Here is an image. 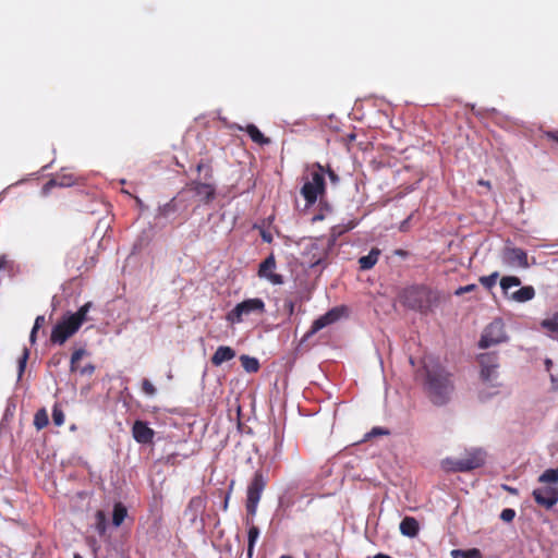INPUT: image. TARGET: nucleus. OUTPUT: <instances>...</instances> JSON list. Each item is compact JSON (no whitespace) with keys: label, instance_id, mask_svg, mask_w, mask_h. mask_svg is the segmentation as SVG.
Here are the masks:
<instances>
[{"label":"nucleus","instance_id":"obj_51","mask_svg":"<svg viewBox=\"0 0 558 558\" xmlns=\"http://www.w3.org/2000/svg\"><path fill=\"white\" fill-rule=\"evenodd\" d=\"M372 433L373 434H383L384 432L379 428H374Z\"/></svg>","mask_w":558,"mask_h":558},{"label":"nucleus","instance_id":"obj_37","mask_svg":"<svg viewBox=\"0 0 558 558\" xmlns=\"http://www.w3.org/2000/svg\"><path fill=\"white\" fill-rule=\"evenodd\" d=\"M76 372H78L83 376H92L94 374V372H95V365L92 364V363H88V364H86L83 367H80L77 365Z\"/></svg>","mask_w":558,"mask_h":558},{"label":"nucleus","instance_id":"obj_25","mask_svg":"<svg viewBox=\"0 0 558 558\" xmlns=\"http://www.w3.org/2000/svg\"><path fill=\"white\" fill-rule=\"evenodd\" d=\"M74 183L72 177H63L61 179H52L47 182L43 189L44 194H47L52 186H71Z\"/></svg>","mask_w":558,"mask_h":558},{"label":"nucleus","instance_id":"obj_16","mask_svg":"<svg viewBox=\"0 0 558 558\" xmlns=\"http://www.w3.org/2000/svg\"><path fill=\"white\" fill-rule=\"evenodd\" d=\"M400 533L408 537H415L420 531V524L413 517H405L400 523Z\"/></svg>","mask_w":558,"mask_h":558},{"label":"nucleus","instance_id":"obj_22","mask_svg":"<svg viewBox=\"0 0 558 558\" xmlns=\"http://www.w3.org/2000/svg\"><path fill=\"white\" fill-rule=\"evenodd\" d=\"M441 468L446 472H465L461 458H446L441 460Z\"/></svg>","mask_w":558,"mask_h":558},{"label":"nucleus","instance_id":"obj_27","mask_svg":"<svg viewBox=\"0 0 558 558\" xmlns=\"http://www.w3.org/2000/svg\"><path fill=\"white\" fill-rule=\"evenodd\" d=\"M48 423H49V420H48L47 411L45 409L38 410L34 416L35 427L38 430H40V429L45 428L48 425Z\"/></svg>","mask_w":558,"mask_h":558},{"label":"nucleus","instance_id":"obj_56","mask_svg":"<svg viewBox=\"0 0 558 558\" xmlns=\"http://www.w3.org/2000/svg\"><path fill=\"white\" fill-rule=\"evenodd\" d=\"M74 558H83L82 556L80 555H75Z\"/></svg>","mask_w":558,"mask_h":558},{"label":"nucleus","instance_id":"obj_2","mask_svg":"<svg viewBox=\"0 0 558 558\" xmlns=\"http://www.w3.org/2000/svg\"><path fill=\"white\" fill-rule=\"evenodd\" d=\"M324 192L325 177L323 168L318 165L317 169L313 170L310 177L305 180L301 189V194L305 198L307 205H313Z\"/></svg>","mask_w":558,"mask_h":558},{"label":"nucleus","instance_id":"obj_9","mask_svg":"<svg viewBox=\"0 0 558 558\" xmlns=\"http://www.w3.org/2000/svg\"><path fill=\"white\" fill-rule=\"evenodd\" d=\"M77 330V325H74L69 317H64L53 327L51 331V341L53 343L63 344Z\"/></svg>","mask_w":558,"mask_h":558},{"label":"nucleus","instance_id":"obj_47","mask_svg":"<svg viewBox=\"0 0 558 558\" xmlns=\"http://www.w3.org/2000/svg\"><path fill=\"white\" fill-rule=\"evenodd\" d=\"M254 547H255V546L247 545V557H248V558H252V557H253V554H254Z\"/></svg>","mask_w":558,"mask_h":558},{"label":"nucleus","instance_id":"obj_29","mask_svg":"<svg viewBox=\"0 0 558 558\" xmlns=\"http://www.w3.org/2000/svg\"><path fill=\"white\" fill-rule=\"evenodd\" d=\"M520 284V279L514 276H506L500 280V287L506 294L508 293L510 288L519 287Z\"/></svg>","mask_w":558,"mask_h":558},{"label":"nucleus","instance_id":"obj_39","mask_svg":"<svg viewBox=\"0 0 558 558\" xmlns=\"http://www.w3.org/2000/svg\"><path fill=\"white\" fill-rule=\"evenodd\" d=\"M27 359H28V351L25 349L23 352V355L19 360V378H21L24 373Z\"/></svg>","mask_w":558,"mask_h":558},{"label":"nucleus","instance_id":"obj_24","mask_svg":"<svg viewBox=\"0 0 558 558\" xmlns=\"http://www.w3.org/2000/svg\"><path fill=\"white\" fill-rule=\"evenodd\" d=\"M126 515H128L126 508L122 504L117 502L113 507L112 524L116 527L120 526L123 523Z\"/></svg>","mask_w":558,"mask_h":558},{"label":"nucleus","instance_id":"obj_43","mask_svg":"<svg viewBox=\"0 0 558 558\" xmlns=\"http://www.w3.org/2000/svg\"><path fill=\"white\" fill-rule=\"evenodd\" d=\"M465 556H466V550L453 549L451 551V557L452 558H465Z\"/></svg>","mask_w":558,"mask_h":558},{"label":"nucleus","instance_id":"obj_45","mask_svg":"<svg viewBox=\"0 0 558 558\" xmlns=\"http://www.w3.org/2000/svg\"><path fill=\"white\" fill-rule=\"evenodd\" d=\"M190 508H199L202 507V499L201 498H194L190 501L189 505Z\"/></svg>","mask_w":558,"mask_h":558},{"label":"nucleus","instance_id":"obj_41","mask_svg":"<svg viewBox=\"0 0 558 558\" xmlns=\"http://www.w3.org/2000/svg\"><path fill=\"white\" fill-rule=\"evenodd\" d=\"M11 262L8 259L5 255L0 256V272L8 269L10 267Z\"/></svg>","mask_w":558,"mask_h":558},{"label":"nucleus","instance_id":"obj_42","mask_svg":"<svg viewBox=\"0 0 558 558\" xmlns=\"http://www.w3.org/2000/svg\"><path fill=\"white\" fill-rule=\"evenodd\" d=\"M465 558H482V555L478 549L473 548V549L466 550Z\"/></svg>","mask_w":558,"mask_h":558},{"label":"nucleus","instance_id":"obj_20","mask_svg":"<svg viewBox=\"0 0 558 558\" xmlns=\"http://www.w3.org/2000/svg\"><path fill=\"white\" fill-rule=\"evenodd\" d=\"M92 307L93 303L87 302L81 306L76 313L69 315L68 317L74 325H77V328H80L82 324L87 320V314Z\"/></svg>","mask_w":558,"mask_h":558},{"label":"nucleus","instance_id":"obj_13","mask_svg":"<svg viewBox=\"0 0 558 558\" xmlns=\"http://www.w3.org/2000/svg\"><path fill=\"white\" fill-rule=\"evenodd\" d=\"M340 314H341L340 310L332 308L329 312H327L326 314H324L323 316H320L317 319H315L313 322V325H312L310 331L307 332V337L313 336L314 333H316L320 329H323V328L331 325L332 323L337 322L339 319V317H340Z\"/></svg>","mask_w":558,"mask_h":558},{"label":"nucleus","instance_id":"obj_46","mask_svg":"<svg viewBox=\"0 0 558 558\" xmlns=\"http://www.w3.org/2000/svg\"><path fill=\"white\" fill-rule=\"evenodd\" d=\"M546 136L553 141H555L556 143H558V131L556 132H547L546 133Z\"/></svg>","mask_w":558,"mask_h":558},{"label":"nucleus","instance_id":"obj_26","mask_svg":"<svg viewBox=\"0 0 558 558\" xmlns=\"http://www.w3.org/2000/svg\"><path fill=\"white\" fill-rule=\"evenodd\" d=\"M240 361L242 363V367L247 372V373H255L258 371L259 368V362L257 359L255 357H251L248 355H241L240 356Z\"/></svg>","mask_w":558,"mask_h":558},{"label":"nucleus","instance_id":"obj_14","mask_svg":"<svg viewBox=\"0 0 558 558\" xmlns=\"http://www.w3.org/2000/svg\"><path fill=\"white\" fill-rule=\"evenodd\" d=\"M132 434L140 444L151 442L155 436V432L143 421H136L133 424Z\"/></svg>","mask_w":558,"mask_h":558},{"label":"nucleus","instance_id":"obj_10","mask_svg":"<svg viewBox=\"0 0 558 558\" xmlns=\"http://www.w3.org/2000/svg\"><path fill=\"white\" fill-rule=\"evenodd\" d=\"M536 504L550 509L558 502V488L553 486L536 488L533 490Z\"/></svg>","mask_w":558,"mask_h":558},{"label":"nucleus","instance_id":"obj_15","mask_svg":"<svg viewBox=\"0 0 558 558\" xmlns=\"http://www.w3.org/2000/svg\"><path fill=\"white\" fill-rule=\"evenodd\" d=\"M236 355L235 351L228 345H220L211 356V363L215 366H220L225 362L231 361Z\"/></svg>","mask_w":558,"mask_h":558},{"label":"nucleus","instance_id":"obj_30","mask_svg":"<svg viewBox=\"0 0 558 558\" xmlns=\"http://www.w3.org/2000/svg\"><path fill=\"white\" fill-rule=\"evenodd\" d=\"M557 481L558 473L556 469H547L538 477L539 483H556Z\"/></svg>","mask_w":558,"mask_h":558},{"label":"nucleus","instance_id":"obj_35","mask_svg":"<svg viewBox=\"0 0 558 558\" xmlns=\"http://www.w3.org/2000/svg\"><path fill=\"white\" fill-rule=\"evenodd\" d=\"M52 421L56 426H61L64 423V414L57 405L52 410Z\"/></svg>","mask_w":558,"mask_h":558},{"label":"nucleus","instance_id":"obj_32","mask_svg":"<svg viewBox=\"0 0 558 558\" xmlns=\"http://www.w3.org/2000/svg\"><path fill=\"white\" fill-rule=\"evenodd\" d=\"M86 350L84 349H78L76 351L73 352L72 356H71V364H70V371L71 372H76L77 369V363L78 361L84 356L86 355Z\"/></svg>","mask_w":558,"mask_h":558},{"label":"nucleus","instance_id":"obj_5","mask_svg":"<svg viewBox=\"0 0 558 558\" xmlns=\"http://www.w3.org/2000/svg\"><path fill=\"white\" fill-rule=\"evenodd\" d=\"M481 365V379L490 386H496L498 379V356L494 353H485L478 356Z\"/></svg>","mask_w":558,"mask_h":558},{"label":"nucleus","instance_id":"obj_23","mask_svg":"<svg viewBox=\"0 0 558 558\" xmlns=\"http://www.w3.org/2000/svg\"><path fill=\"white\" fill-rule=\"evenodd\" d=\"M311 253L313 254V256H312V258H310L307 260L310 267H315V266L320 265L326 256L325 250H319L318 245L314 244V243L310 245V250L306 253V255H308Z\"/></svg>","mask_w":558,"mask_h":558},{"label":"nucleus","instance_id":"obj_38","mask_svg":"<svg viewBox=\"0 0 558 558\" xmlns=\"http://www.w3.org/2000/svg\"><path fill=\"white\" fill-rule=\"evenodd\" d=\"M515 517V511L510 508H506L500 513V519L505 522H511Z\"/></svg>","mask_w":558,"mask_h":558},{"label":"nucleus","instance_id":"obj_53","mask_svg":"<svg viewBox=\"0 0 558 558\" xmlns=\"http://www.w3.org/2000/svg\"><path fill=\"white\" fill-rule=\"evenodd\" d=\"M480 183L483 185L489 186V182L481 181Z\"/></svg>","mask_w":558,"mask_h":558},{"label":"nucleus","instance_id":"obj_33","mask_svg":"<svg viewBox=\"0 0 558 558\" xmlns=\"http://www.w3.org/2000/svg\"><path fill=\"white\" fill-rule=\"evenodd\" d=\"M498 277H499V274L497 271H495V272L490 274L489 276L481 277L480 282L485 288L490 289L496 284Z\"/></svg>","mask_w":558,"mask_h":558},{"label":"nucleus","instance_id":"obj_44","mask_svg":"<svg viewBox=\"0 0 558 558\" xmlns=\"http://www.w3.org/2000/svg\"><path fill=\"white\" fill-rule=\"evenodd\" d=\"M45 322L44 316H37L33 329L38 330Z\"/></svg>","mask_w":558,"mask_h":558},{"label":"nucleus","instance_id":"obj_28","mask_svg":"<svg viewBox=\"0 0 558 558\" xmlns=\"http://www.w3.org/2000/svg\"><path fill=\"white\" fill-rule=\"evenodd\" d=\"M542 327L549 331L553 336L558 337V314L542 322Z\"/></svg>","mask_w":558,"mask_h":558},{"label":"nucleus","instance_id":"obj_54","mask_svg":"<svg viewBox=\"0 0 558 558\" xmlns=\"http://www.w3.org/2000/svg\"><path fill=\"white\" fill-rule=\"evenodd\" d=\"M551 364L550 360H546V365L549 366Z\"/></svg>","mask_w":558,"mask_h":558},{"label":"nucleus","instance_id":"obj_3","mask_svg":"<svg viewBox=\"0 0 558 558\" xmlns=\"http://www.w3.org/2000/svg\"><path fill=\"white\" fill-rule=\"evenodd\" d=\"M264 312L265 303L262 299H247L236 304L235 307L227 314L226 319L231 325H234L242 323L246 316L252 314H263Z\"/></svg>","mask_w":558,"mask_h":558},{"label":"nucleus","instance_id":"obj_48","mask_svg":"<svg viewBox=\"0 0 558 558\" xmlns=\"http://www.w3.org/2000/svg\"><path fill=\"white\" fill-rule=\"evenodd\" d=\"M409 219L410 218H408L407 220L401 222V225H400V230L401 231H405L407 230Z\"/></svg>","mask_w":558,"mask_h":558},{"label":"nucleus","instance_id":"obj_18","mask_svg":"<svg viewBox=\"0 0 558 558\" xmlns=\"http://www.w3.org/2000/svg\"><path fill=\"white\" fill-rule=\"evenodd\" d=\"M194 191L203 201L209 202L215 196V186L209 183L195 182Z\"/></svg>","mask_w":558,"mask_h":558},{"label":"nucleus","instance_id":"obj_8","mask_svg":"<svg viewBox=\"0 0 558 558\" xmlns=\"http://www.w3.org/2000/svg\"><path fill=\"white\" fill-rule=\"evenodd\" d=\"M501 262L508 267L529 268V259L525 251L519 247L505 246L501 251Z\"/></svg>","mask_w":558,"mask_h":558},{"label":"nucleus","instance_id":"obj_50","mask_svg":"<svg viewBox=\"0 0 558 558\" xmlns=\"http://www.w3.org/2000/svg\"><path fill=\"white\" fill-rule=\"evenodd\" d=\"M374 558H392V557H390L389 555H386V554H377L374 556Z\"/></svg>","mask_w":558,"mask_h":558},{"label":"nucleus","instance_id":"obj_40","mask_svg":"<svg viewBox=\"0 0 558 558\" xmlns=\"http://www.w3.org/2000/svg\"><path fill=\"white\" fill-rule=\"evenodd\" d=\"M474 289H475V284H468V286H464V287H460L459 289L456 290V294L457 295H462L464 293L473 291Z\"/></svg>","mask_w":558,"mask_h":558},{"label":"nucleus","instance_id":"obj_11","mask_svg":"<svg viewBox=\"0 0 558 558\" xmlns=\"http://www.w3.org/2000/svg\"><path fill=\"white\" fill-rule=\"evenodd\" d=\"M276 259L271 254L260 265L258 269V276L268 280L271 284H282L283 278L281 275L275 272Z\"/></svg>","mask_w":558,"mask_h":558},{"label":"nucleus","instance_id":"obj_55","mask_svg":"<svg viewBox=\"0 0 558 558\" xmlns=\"http://www.w3.org/2000/svg\"><path fill=\"white\" fill-rule=\"evenodd\" d=\"M280 558H293V557L288 556V555H283V556H281Z\"/></svg>","mask_w":558,"mask_h":558},{"label":"nucleus","instance_id":"obj_12","mask_svg":"<svg viewBox=\"0 0 558 558\" xmlns=\"http://www.w3.org/2000/svg\"><path fill=\"white\" fill-rule=\"evenodd\" d=\"M486 452L481 448H471L461 457L465 472L482 466L485 463Z\"/></svg>","mask_w":558,"mask_h":558},{"label":"nucleus","instance_id":"obj_4","mask_svg":"<svg viewBox=\"0 0 558 558\" xmlns=\"http://www.w3.org/2000/svg\"><path fill=\"white\" fill-rule=\"evenodd\" d=\"M505 341H507L505 325L501 319L497 318L485 327L478 345L482 349H487L489 347L497 345Z\"/></svg>","mask_w":558,"mask_h":558},{"label":"nucleus","instance_id":"obj_7","mask_svg":"<svg viewBox=\"0 0 558 558\" xmlns=\"http://www.w3.org/2000/svg\"><path fill=\"white\" fill-rule=\"evenodd\" d=\"M266 486V481L262 473H255L248 488H247V500L246 510L250 514L254 515L257 510L258 502L260 500L262 493Z\"/></svg>","mask_w":558,"mask_h":558},{"label":"nucleus","instance_id":"obj_36","mask_svg":"<svg viewBox=\"0 0 558 558\" xmlns=\"http://www.w3.org/2000/svg\"><path fill=\"white\" fill-rule=\"evenodd\" d=\"M142 390L145 395L149 396V397H154L156 395V388L155 386L148 380V379H144L143 383H142Z\"/></svg>","mask_w":558,"mask_h":558},{"label":"nucleus","instance_id":"obj_52","mask_svg":"<svg viewBox=\"0 0 558 558\" xmlns=\"http://www.w3.org/2000/svg\"><path fill=\"white\" fill-rule=\"evenodd\" d=\"M329 175H330V179H331L332 181H336V180H337V177H336V174H335L333 172H330V173H329Z\"/></svg>","mask_w":558,"mask_h":558},{"label":"nucleus","instance_id":"obj_1","mask_svg":"<svg viewBox=\"0 0 558 558\" xmlns=\"http://www.w3.org/2000/svg\"><path fill=\"white\" fill-rule=\"evenodd\" d=\"M422 364L423 386L427 398L434 405L447 404L454 390L450 374L433 356H425Z\"/></svg>","mask_w":558,"mask_h":558},{"label":"nucleus","instance_id":"obj_21","mask_svg":"<svg viewBox=\"0 0 558 558\" xmlns=\"http://www.w3.org/2000/svg\"><path fill=\"white\" fill-rule=\"evenodd\" d=\"M535 295V290L532 286H525L513 292L510 298L519 303L527 302Z\"/></svg>","mask_w":558,"mask_h":558},{"label":"nucleus","instance_id":"obj_31","mask_svg":"<svg viewBox=\"0 0 558 558\" xmlns=\"http://www.w3.org/2000/svg\"><path fill=\"white\" fill-rule=\"evenodd\" d=\"M96 529L99 534H105L107 530V518L104 511L96 512Z\"/></svg>","mask_w":558,"mask_h":558},{"label":"nucleus","instance_id":"obj_19","mask_svg":"<svg viewBox=\"0 0 558 558\" xmlns=\"http://www.w3.org/2000/svg\"><path fill=\"white\" fill-rule=\"evenodd\" d=\"M379 255H380V250H378L376 247L372 248L367 255L360 257V259H359L360 268L363 270H368V269L373 268L376 265Z\"/></svg>","mask_w":558,"mask_h":558},{"label":"nucleus","instance_id":"obj_17","mask_svg":"<svg viewBox=\"0 0 558 558\" xmlns=\"http://www.w3.org/2000/svg\"><path fill=\"white\" fill-rule=\"evenodd\" d=\"M233 128L239 130V131H243L244 130L243 126L238 125V124L233 125ZM245 131L247 132V134L250 135L252 141L257 143V144L267 145V144L270 143V140L265 137L264 134L254 124L246 125Z\"/></svg>","mask_w":558,"mask_h":558},{"label":"nucleus","instance_id":"obj_34","mask_svg":"<svg viewBox=\"0 0 558 558\" xmlns=\"http://www.w3.org/2000/svg\"><path fill=\"white\" fill-rule=\"evenodd\" d=\"M259 529L255 525L250 526L247 532V545L255 546L258 537H259Z\"/></svg>","mask_w":558,"mask_h":558},{"label":"nucleus","instance_id":"obj_49","mask_svg":"<svg viewBox=\"0 0 558 558\" xmlns=\"http://www.w3.org/2000/svg\"><path fill=\"white\" fill-rule=\"evenodd\" d=\"M36 332H37V330L32 329V331H31V337H29V339H31V341H32V342H35Z\"/></svg>","mask_w":558,"mask_h":558},{"label":"nucleus","instance_id":"obj_6","mask_svg":"<svg viewBox=\"0 0 558 558\" xmlns=\"http://www.w3.org/2000/svg\"><path fill=\"white\" fill-rule=\"evenodd\" d=\"M429 291L424 287H411L403 292V302L413 310L423 311L427 308Z\"/></svg>","mask_w":558,"mask_h":558}]
</instances>
